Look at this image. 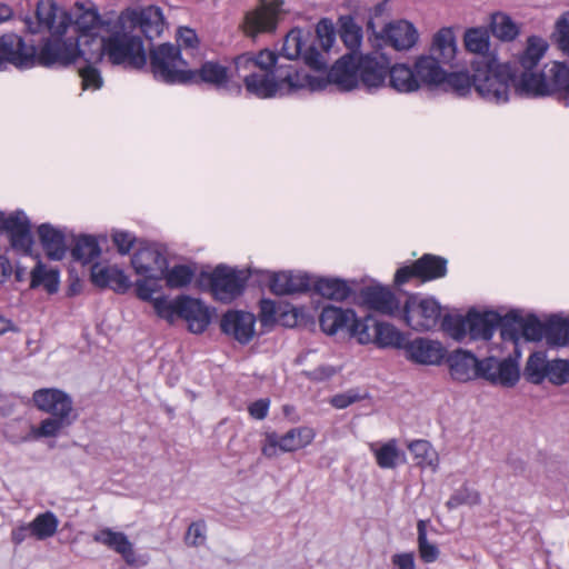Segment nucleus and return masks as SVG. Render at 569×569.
Instances as JSON below:
<instances>
[{"mask_svg":"<svg viewBox=\"0 0 569 569\" xmlns=\"http://www.w3.org/2000/svg\"><path fill=\"white\" fill-rule=\"evenodd\" d=\"M472 74L468 71H456L445 73L440 86L445 91H450L458 97H466L471 89L486 101L492 103H506L507 82L511 79L508 66H497L495 57L476 58L471 62Z\"/></svg>","mask_w":569,"mask_h":569,"instance_id":"nucleus-1","label":"nucleus"},{"mask_svg":"<svg viewBox=\"0 0 569 569\" xmlns=\"http://www.w3.org/2000/svg\"><path fill=\"white\" fill-rule=\"evenodd\" d=\"M548 49V43L540 37L531 36L527 39V46L519 57V61L515 63H500L497 66H508L511 79L507 82V96H510L511 89L513 93L521 98H537L549 96L552 92H565L562 88H557L552 83L551 73L555 64L560 61L552 62L547 72L536 71L539 61Z\"/></svg>","mask_w":569,"mask_h":569,"instance_id":"nucleus-2","label":"nucleus"},{"mask_svg":"<svg viewBox=\"0 0 569 569\" xmlns=\"http://www.w3.org/2000/svg\"><path fill=\"white\" fill-rule=\"evenodd\" d=\"M445 359L450 377L458 382L483 379L495 386L512 388L520 378L518 363L510 357L502 360L495 357L478 359L473 352L458 348Z\"/></svg>","mask_w":569,"mask_h":569,"instance_id":"nucleus-3","label":"nucleus"},{"mask_svg":"<svg viewBox=\"0 0 569 569\" xmlns=\"http://www.w3.org/2000/svg\"><path fill=\"white\" fill-rule=\"evenodd\" d=\"M117 17L113 23H107L108 37L88 40L90 47L89 62H101L103 57L113 66L142 69L147 63L143 40Z\"/></svg>","mask_w":569,"mask_h":569,"instance_id":"nucleus-4","label":"nucleus"},{"mask_svg":"<svg viewBox=\"0 0 569 569\" xmlns=\"http://www.w3.org/2000/svg\"><path fill=\"white\" fill-rule=\"evenodd\" d=\"M382 49L372 52L345 53L331 67V77L340 91H351L361 82L367 89H377L386 83L391 59Z\"/></svg>","mask_w":569,"mask_h":569,"instance_id":"nucleus-5","label":"nucleus"},{"mask_svg":"<svg viewBox=\"0 0 569 569\" xmlns=\"http://www.w3.org/2000/svg\"><path fill=\"white\" fill-rule=\"evenodd\" d=\"M457 56V39L453 28L442 27L432 37L428 54L419 56L413 64L419 88L439 87L445 79L443 66H452Z\"/></svg>","mask_w":569,"mask_h":569,"instance_id":"nucleus-6","label":"nucleus"},{"mask_svg":"<svg viewBox=\"0 0 569 569\" xmlns=\"http://www.w3.org/2000/svg\"><path fill=\"white\" fill-rule=\"evenodd\" d=\"M22 53L31 56V62H28V69L39 64L42 67H69L78 60L89 61L90 47L88 42H79L74 38H64V36H48L42 39L38 49L33 43L24 41Z\"/></svg>","mask_w":569,"mask_h":569,"instance_id":"nucleus-7","label":"nucleus"},{"mask_svg":"<svg viewBox=\"0 0 569 569\" xmlns=\"http://www.w3.org/2000/svg\"><path fill=\"white\" fill-rule=\"evenodd\" d=\"M34 406L50 415L43 419L36 433L38 437H57L63 429L70 427L77 418L73 413L71 397L63 390L43 388L33 392Z\"/></svg>","mask_w":569,"mask_h":569,"instance_id":"nucleus-8","label":"nucleus"},{"mask_svg":"<svg viewBox=\"0 0 569 569\" xmlns=\"http://www.w3.org/2000/svg\"><path fill=\"white\" fill-rule=\"evenodd\" d=\"M247 280L246 270L219 264L212 272H201L198 282L207 284L216 300L230 303L243 293Z\"/></svg>","mask_w":569,"mask_h":569,"instance_id":"nucleus-9","label":"nucleus"},{"mask_svg":"<svg viewBox=\"0 0 569 569\" xmlns=\"http://www.w3.org/2000/svg\"><path fill=\"white\" fill-rule=\"evenodd\" d=\"M286 14L284 0H259L254 9L246 12L241 29L254 41L260 34L274 33Z\"/></svg>","mask_w":569,"mask_h":569,"instance_id":"nucleus-10","label":"nucleus"},{"mask_svg":"<svg viewBox=\"0 0 569 569\" xmlns=\"http://www.w3.org/2000/svg\"><path fill=\"white\" fill-rule=\"evenodd\" d=\"M352 335L360 345L375 343L378 348L405 349L407 338L389 322L378 321L373 316L367 315L361 323H355Z\"/></svg>","mask_w":569,"mask_h":569,"instance_id":"nucleus-11","label":"nucleus"},{"mask_svg":"<svg viewBox=\"0 0 569 569\" xmlns=\"http://www.w3.org/2000/svg\"><path fill=\"white\" fill-rule=\"evenodd\" d=\"M27 32L31 34L49 32L52 36H64L71 27L72 16L60 10L54 0H39L34 16L23 18Z\"/></svg>","mask_w":569,"mask_h":569,"instance_id":"nucleus-12","label":"nucleus"},{"mask_svg":"<svg viewBox=\"0 0 569 569\" xmlns=\"http://www.w3.org/2000/svg\"><path fill=\"white\" fill-rule=\"evenodd\" d=\"M312 38L309 30L301 28L291 29L284 37L282 47L277 53L278 59L284 58L289 61L302 58L306 66L315 71H325L328 67V61L323 58L322 53L318 50L316 41L313 40L306 49L303 47Z\"/></svg>","mask_w":569,"mask_h":569,"instance_id":"nucleus-13","label":"nucleus"},{"mask_svg":"<svg viewBox=\"0 0 569 569\" xmlns=\"http://www.w3.org/2000/svg\"><path fill=\"white\" fill-rule=\"evenodd\" d=\"M150 69L156 80L167 84L182 83L187 70L179 64L187 62L181 57V49L172 43H162L149 51Z\"/></svg>","mask_w":569,"mask_h":569,"instance_id":"nucleus-14","label":"nucleus"},{"mask_svg":"<svg viewBox=\"0 0 569 569\" xmlns=\"http://www.w3.org/2000/svg\"><path fill=\"white\" fill-rule=\"evenodd\" d=\"M406 323L416 331H429L441 318V306L433 297L408 296L403 309Z\"/></svg>","mask_w":569,"mask_h":569,"instance_id":"nucleus-15","label":"nucleus"},{"mask_svg":"<svg viewBox=\"0 0 569 569\" xmlns=\"http://www.w3.org/2000/svg\"><path fill=\"white\" fill-rule=\"evenodd\" d=\"M315 437V430L307 426L291 428L282 436L276 431L267 432L261 453L267 458H276L279 452H295L309 446Z\"/></svg>","mask_w":569,"mask_h":569,"instance_id":"nucleus-16","label":"nucleus"},{"mask_svg":"<svg viewBox=\"0 0 569 569\" xmlns=\"http://www.w3.org/2000/svg\"><path fill=\"white\" fill-rule=\"evenodd\" d=\"M448 260L441 256L425 253L411 264L400 267L395 274L397 286L405 284L411 279L428 282L443 278L447 274Z\"/></svg>","mask_w":569,"mask_h":569,"instance_id":"nucleus-17","label":"nucleus"},{"mask_svg":"<svg viewBox=\"0 0 569 569\" xmlns=\"http://www.w3.org/2000/svg\"><path fill=\"white\" fill-rule=\"evenodd\" d=\"M168 264L166 248L156 242H141L131 257V266L134 272L154 281L162 280Z\"/></svg>","mask_w":569,"mask_h":569,"instance_id":"nucleus-18","label":"nucleus"},{"mask_svg":"<svg viewBox=\"0 0 569 569\" xmlns=\"http://www.w3.org/2000/svg\"><path fill=\"white\" fill-rule=\"evenodd\" d=\"M131 29L139 28L148 40L161 36L166 27L163 11L158 6H148L140 9L127 8L118 16Z\"/></svg>","mask_w":569,"mask_h":569,"instance_id":"nucleus-19","label":"nucleus"},{"mask_svg":"<svg viewBox=\"0 0 569 569\" xmlns=\"http://www.w3.org/2000/svg\"><path fill=\"white\" fill-rule=\"evenodd\" d=\"M419 34L413 23L407 20L392 21L376 37L377 47H390L396 51H407L418 41Z\"/></svg>","mask_w":569,"mask_h":569,"instance_id":"nucleus-20","label":"nucleus"},{"mask_svg":"<svg viewBox=\"0 0 569 569\" xmlns=\"http://www.w3.org/2000/svg\"><path fill=\"white\" fill-rule=\"evenodd\" d=\"M256 317L243 310H228L220 319V330L242 346L248 345L254 337Z\"/></svg>","mask_w":569,"mask_h":569,"instance_id":"nucleus-21","label":"nucleus"},{"mask_svg":"<svg viewBox=\"0 0 569 569\" xmlns=\"http://www.w3.org/2000/svg\"><path fill=\"white\" fill-rule=\"evenodd\" d=\"M403 351L407 360L423 366H439L447 356L446 348L439 341L428 338L407 340Z\"/></svg>","mask_w":569,"mask_h":569,"instance_id":"nucleus-22","label":"nucleus"},{"mask_svg":"<svg viewBox=\"0 0 569 569\" xmlns=\"http://www.w3.org/2000/svg\"><path fill=\"white\" fill-rule=\"evenodd\" d=\"M10 241V246L14 251L24 256L32 254L34 244L33 234L31 232L30 219L22 210H16L8 216L6 229Z\"/></svg>","mask_w":569,"mask_h":569,"instance_id":"nucleus-23","label":"nucleus"},{"mask_svg":"<svg viewBox=\"0 0 569 569\" xmlns=\"http://www.w3.org/2000/svg\"><path fill=\"white\" fill-rule=\"evenodd\" d=\"M361 322L362 318H358L355 310L349 308L327 306L323 307L319 316L320 328L329 336H333L338 331H346L351 338H355L352 335L353 325Z\"/></svg>","mask_w":569,"mask_h":569,"instance_id":"nucleus-24","label":"nucleus"},{"mask_svg":"<svg viewBox=\"0 0 569 569\" xmlns=\"http://www.w3.org/2000/svg\"><path fill=\"white\" fill-rule=\"evenodd\" d=\"M211 311L200 299L190 296H180L179 318L188 325V330L200 335L204 332L211 322Z\"/></svg>","mask_w":569,"mask_h":569,"instance_id":"nucleus-25","label":"nucleus"},{"mask_svg":"<svg viewBox=\"0 0 569 569\" xmlns=\"http://www.w3.org/2000/svg\"><path fill=\"white\" fill-rule=\"evenodd\" d=\"M92 540L101 543L110 550L119 553L129 566H143L147 562L140 561L136 555L132 542L121 531H113L111 528H102L92 535Z\"/></svg>","mask_w":569,"mask_h":569,"instance_id":"nucleus-26","label":"nucleus"},{"mask_svg":"<svg viewBox=\"0 0 569 569\" xmlns=\"http://www.w3.org/2000/svg\"><path fill=\"white\" fill-rule=\"evenodd\" d=\"M24 39L17 33L9 32L0 36V71L12 64L20 70L28 69V62H31V56L22 53Z\"/></svg>","mask_w":569,"mask_h":569,"instance_id":"nucleus-27","label":"nucleus"},{"mask_svg":"<svg viewBox=\"0 0 569 569\" xmlns=\"http://www.w3.org/2000/svg\"><path fill=\"white\" fill-rule=\"evenodd\" d=\"M183 80V84L207 83L220 89L229 82V69L218 61H204L199 69L187 70Z\"/></svg>","mask_w":569,"mask_h":569,"instance_id":"nucleus-28","label":"nucleus"},{"mask_svg":"<svg viewBox=\"0 0 569 569\" xmlns=\"http://www.w3.org/2000/svg\"><path fill=\"white\" fill-rule=\"evenodd\" d=\"M80 12L77 14L76 20L71 22L78 37L74 38L79 42H86L92 38H100L99 31L107 32V23H113L114 20L102 19L97 8L92 7L84 9L83 6L79 8Z\"/></svg>","mask_w":569,"mask_h":569,"instance_id":"nucleus-29","label":"nucleus"},{"mask_svg":"<svg viewBox=\"0 0 569 569\" xmlns=\"http://www.w3.org/2000/svg\"><path fill=\"white\" fill-rule=\"evenodd\" d=\"M500 313L495 310L483 312L471 308L468 311V332L471 340L489 341L498 328Z\"/></svg>","mask_w":569,"mask_h":569,"instance_id":"nucleus-30","label":"nucleus"},{"mask_svg":"<svg viewBox=\"0 0 569 569\" xmlns=\"http://www.w3.org/2000/svg\"><path fill=\"white\" fill-rule=\"evenodd\" d=\"M91 281L99 288H110L117 293H124L131 287L128 276L117 266L101 267L99 263L93 264Z\"/></svg>","mask_w":569,"mask_h":569,"instance_id":"nucleus-31","label":"nucleus"},{"mask_svg":"<svg viewBox=\"0 0 569 569\" xmlns=\"http://www.w3.org/2000/svg\"><path fill=\"white\" fill-rule=\"evenodd\" d=\"M360 298L369 309L383 315L392 316L400 308L395 293L385 287H365L360 290Z\"/></svg>","mask_w":569,"mask_h":569,"instance_id":"nucleus-32","label":"nucleus"},{"mask_svg":"<svg viewBox=\"0 0 569 569\" xmlns=\"http://www.w3.org/2000/svg\"><path fill=\"white\" fill-rule=\"evenodd\" d=\"M270 290L277 296L308 292L312 286L307 273L279 272L272 273L269 283Z\"/></svg>","mask_w":569,"mask_h":569,"instance_id":"nucleus-33","label":"nucleus"},{"mask_svg":"<svg viewBox=\"0 0 569 569\" xmlns=\"http://www.w3.org/2000/svg\"><path fill=\"white\" fill-rule=\"evenodd\" d=\"M40 244L50 260H62L67 252L66 236L51 223H41L38 229Z\"/></svg>","mask_w":569,"mask_h":569,"instance_id":"nucleus-34","label":"nucleus"},{"mask_svg":"<svg viewBox=\"0 0 569 569\" xmlns=\"http://www.w3.org/2000/svg\"><path fill=\"white\" fill-rule=\"evenodd\" d=\"M246 91L259 99L280 97L279 87L273 81L270 71H252L243 74Z\"/></svg>","mask_w":569,"mask_h":569,"instance_id":"nucleus-35","label":"nucleus"},{"mask_svg":"<svg viewBox=\"0 0 569 569\" xmlns=\"http://www.w3.org/2000/svg\"><path fill=\"white\" fill-rule=\"evenodd\" d=\"M303 70H299L293 64L276 63L270 73H272L273 81L279 87L280 97L296 92L302 89L300 82Z\"/></svg>","mask_w":569,"mask_h":569,"instance_id":"nucleus-36","label":"nucleus"},{"mask_svg":"<svg viewBox=\"0 0 569 569\" xmlns=\"http://www.w3.org/2000/svg\"><path fill=\"white\" fill-rule=\"evenodd\" d=\"M388 78L389 86L400 93H411L419 90L416 71L408 64H390L388 70Z\"/></svg>","mask_w":569,"mask_h":569,"instance_id":"nucleus-37","label":"nucleus"},{"mask_svg":"<svg viewBox=\"0 0 569 569\" xmlns=\"http://www.w3.org/2000/svg\"><path fill=\"white\" fill-rule=\"evenodd\" d=\"M312 288L319 296L336 301H343L352 295L351 287L340 278H318Z\"/></svg>","mask_w":569,"mask_h":569,"instance_id":"nucleus-38","label":"nucleus"},{"mask_svg":"<svg viewBox=\"0 0 569 569\" xmlns=\"http://www.w3.org/2000/svg\"><path fill=\"white\" fill-rule=\"evenodd\" d=\"M60 272L58 269H48L47 266L38 260L30 272V289L42 287L49 295H54L59 290Z\"/></svg>","mask_w":569,"mask_h":569,"instance_id":"nucleus-39","label":"nucleus"},{"mask_svg":"<svg viewBox=\"0 0 569 569\" xmlns=\"http://www.w3.org/2000/svg\"><path fill=\"white\" fill-rule=\"evenodd\" d=\"M371 450L381 469H395L406 461V455L398 448L396 439H390L377 448L371 445Z\"/></svg>","mask_w":569,"mask_h":569,"instance_id":"nucleus-40","label":"nucleus"},{"mask_svg":"<svg viewBox=\"0 0 569 569\" xmlns=\"http://www.w3.org/2000/svg\"><path fill=\"white\" fill-rule=\"evenodd\" d=\"M463 44L467 51L478 54L477 58L496 57L489 53L490 33L485 27H473L465 31Z\"/></svg>","mask_w":569,"mask_h":569,"instance_id":"nucleus-41","label":"nucleus"},{"mask_svg":"<svg viewBox=\"0 0 569 569\" xmlns=\"http://www.w3.org/2000/svg\"><path fill=\"white\" fill-rule=\"evenodd\" d=\"M339 37L346 48L349 50L347 53L355 52V57L360 54L359 48L362 41V29L358 26L352 16H341L338 19Z\"/></svg>","mask_w":569,"mask_h":569,"instance_id":"nucleus-42","label":"nucleus"},{"mask_svg":"<svg viewBox=\"0 0 569 569\" xmlns=\"http://www.w3.org/2000/svg\"><path fill=\"white\" fill-rule=\"evenodd\" d=\"M547 343L551 347H566L569 345V319L552 316L546 321Z\"/></svg>","mask_w":569,"mask_h":569,"instance_id":"nucleus-43","label":"nucleus"},{"mask_svg":"<svg viewBox=\"0 0 569 569\" xmlns=\"http://www.w3.org/2000/svg\"><path fill=\"white\" fill-rule=\"evenodd\" d=\"M490 32L501 41H512L519 34L518 26L512 19L502 12H495L490 16Z\"/></svg>","mask_w":569,"mask_h":569,"instance_id":"nucleus-44","label":"nucleus"},{"mask_svg":"<svg viewBox=\"0 0 569 569\" xmlns=\"http://www.w3.org/2000/svg\"><path fill=\"white\" fill-rule=\"evenodd\" d=\"M101 253V249L93 236L82 234L76 239L74 246L71 249V257L74 261L83 264L93 261Z\"/></svg>","mask_w":569,"mask_h":569,"instance_id":"nucleus-45","label":"nucleus"},{"mask_svg":"<svg viewBox=\"0 0 569 569\" xmlns=\"http://www.w3.org/2000/svg\"><path fill=\"white\" fill-rule=\"evenodd\" d=\"M59 526V519L52 511L39 513L31 522V537L37 540H46L56 535Z\"/></svg>","mask_w":569,"mask_h":569,"instance_id":"nucleus-46","label":"nucleus"},{"mask_svg":"<svg viewBox=\"0 0 569 569\" xmlns=\"http://www.w3.org/2000/svg\"><path fill=\"white\" fill-rule=\"evenodd\" d=\"M549 360L543 352H533L527 360L523 376L526 380L533 385H540L548 376Z\"/></svg>","mask_w":569,"mask_h":569,"instance_id":"nucleus-47","label":"nucleus"},{"mask_svg":"<svg viewBox=\"0 0 569 569\" xmlns=\"http://www.w3.org/2000/svg\"><path fill=\"white\" fill-rule=\"evenodd\" d=\"M522 316L518 310H511L503 317L500 316L498 327L500 328V336L503 341L517 343L521 337Z\"/></svg>","mask_w":569,"mask_h":569,"instance_id":"nucleus-48","label":"nucleus"},{"mask_svg":"<svg viewBox=\"0 0 569 569\" xmlns=\"http://www.w3.org/2000/svg\"><path fill=\"white\" fill-rule=\"evenodd\" d=\"M410 452L417 459V465L422 468L430 467L436 470L438 466V455L427 440H415L408 446Z\"/></svg>","mask_w":569,"mask_h":569,"instance_id":"nucleus-49","label":"nucleus"},{"mask_svg":"<svg viewBox=\"0 0 569 569\" xmlns=\"http://www.w3.org/2000/svg\"><path fill=\"white\" fill-rule=\"evenodd\" d=\"M194 277V270L187 264H176L171 269L168 267L163 272L166 284L171 288H183L187 287Z\"/></svg>","mask_w":569,"mask_h":569,"instance_id":"nucleus-50","label":"nucleus"},{"mask_svg":"<svg viewBox=\"0 0 569 569\" xmlns=\"http://www.w3.org/2000/svg\"><path fill=\"white\" fill-rule=\"evenodd\" d=\"M441 328L455 340L462 341L467 336H469L468 313L466 316L450 313L445 315L441 320Z\"/></svg>","mask_w":569,"mask_h":569,"instance_id":"nucleus-51","label":"nucleus"},{"mask_svg":"<svg viewBox=\"0 0 569 569\" xmlns=\"http://www.w3.org/2000/svg\"><path fill=\"white\" fill-rule=\"evenodd\" d=\"M99 62H89L86 60H78L77 68L79 76L81 77L82 88L84 90L100 89L103 84V79L101 77L100 70L97 68Z\"/></svg>","mask_w":569,"mask_h":569,"instance_id":"nucleus-52","label":"nucleus"},{"mask_svg":"<svg viewBox=\"0 0 569 569\" xmlns=\"http://www.w3.org/2000/svg\"><path fill=\"white\" fill-rule=\"evenodd\" d=\"M418 530V550L421 560L426 563L435 562L439 555L437 545L431 543L427 539V526L425 520H419L417 523Z\"/></svg>","mask_w":569,"mask_h":569,"instance_id":"nucleus-53","label":"nucleus"},{"mask_svg":"<svg viewBox=\"0 0 569 569\" xmlns=\"http://www.w3.org/2000/svg\"><path fill=\"white\" fill-rule=\"evenodd\" d=\"M316 40L319 42L323 52L329 53L336 41V27L331 19L322 18L316 24Z\"/></svg>","mask_w":569,"mask_h":569,"instance_id":"nucleus-54","label":"nucleus"},{"mask_svg":"<svg viewBox=\"0 0 569 569\" xmlns=\"http://www.w3.org/2000/svg\"><path fill=\"white\" fill-rule=\"evenodd\" d=\"M521 337L527 341H541L546 337V322H541L536 315L522 317Z\"/></svg>","mask_w":569,"mask_h":569,"instance_id":"nucleus-55","label":"nucleus"},{"mask_svg":"<svg viewBox=\"0 0 569 569\" xmlns=\"http://www.w3.org/2000/svg\"><path fill=\"white\" fill-rule=\"evenodd\" d=\"M548 376L546 379L555 386H562L569 381V360L567 359H552L549 360Z\"/></svg>","mask_w":569,"mask_h":569,"instance_id":"nucleus-56","label":"nucleus"},{"mask_svg":"<svg viewBox=\"0 0 569 569\" xmlns=\"http://www.w3.org/2000/svg\"><path fill=\"white\" fill-rule=\"evenodd\" d=\"M480 502V496L476 490L463 485L457 489L446 502L448 509L452 510L462 505H477Z\"/></svg>","mask_w":569,"mask_h":569,"instance_id":"nucleus-57","label":"nucleus"},{"mask_svg":"<svg viewBox=\"0 0 569 569\" xmlns=\"http://www.w3.org/2000/svg\"><path fill=\"white\" fill-rule=\"evenodd\" d=\"M152 302L157 316L168 322L172 323L174 317H179L180 297L176 298L173 301H169L166 297H159L153 299Z\"/></svg>","mask_w":569,"mask_h":569,"instance_id":"nucleus-58","label":"nucleus"},{"mask_svg":"<svg viewBox=\"0 0 569 569\" xmlns=\"http://www.w3.org/2000/svg\"><path fill=\"white\" fill-rule=\"evenodd\" d=\"M552 38L558 48L569 54V12L563 13L557 20Z\"/></svg>","mask_w":569,"mask_h":569,"instance_id":"nucleus-59","label":"nucleus"},{"mask_svg":"<svg viewBox=\"0 0 569 569\" xmlns=\"http://www.w3.org/2000/svg\"><path fill=\"white\" fill-rule=\"evenodd\" d=\"M340 369L331 366V365H320L312 370H302L301 376L308 379L311 382H325L336 376Z\"/></svg>","mask_w":569,"mask_h":569,"instance_id":"nucleus-60","label":"nucleus"},{"mask_svg":"<svg viewBox=\"0 0 569 569\" xmlns=\"http://www.w3.org/2000/svg\"><path fill=\"white\" fill-rule=\"evenodd\" d=\"M300 82L302 89L308 88L310 91H321L327 88L328 84H336L337 82L331 77V69L328 71L326 78L311 76L302 71Z\"/></svg>","mask_w":569,"mask_h":569,"instance_id":"nucleus-61","label":"nucleus"},{"mask_svg":"<svg viewBox=\"0 0 569 569\" xmlns=\"http://www.w3.org/2000/svg\"><path fill=\"white\" fill-rule=\"evenodd\" d=\"M552 83L557 88H562L565 90L566 96L563 97L565 104H568L569 96V64L568 63H557L553 67L551 73Z\"/></svg>","mask_w":569,"mask_h":569,"instance_id":"nucleus-62","label":"nucleus"},{"mask_svg":"<svg viewBox=\"0 0 569 569\" xmlns=\"http://www.w3.org/2000/svg\"><path fill=\"white\" fill-rule=\"evenodd\" d=\"M233 64L236 73L239 78L243 80V74L258 71L257 70V61L253 58V52H244L238 54L233 58Z\"/></svg>","mask_w":569,"mask_h":569,"instance_id":"nucleus-63","label":"nucleus"},{"mask_svg":"<svg viewBox=\"0 0 569 569\" xmlns=\"http://www.w3.org/2000/svg\"><path fill=\"white\" fill-rule=\"evenodd\" d=\"M206 523L203 520L192 522L186 532L184 541L187 545L198 547L206 541Z\"/></svg>","mask_w":569,"mask_h":569,"instance_id":"nucleus-64","label":"nucleus"}]
</instances>
